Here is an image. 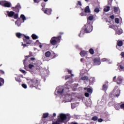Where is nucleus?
Masks as SVG:
<instances>
[{"mask_svg": "<svg viewBox=\"0 0 124 124\" xmlns=\"http://www.w3.org/2000/svg\"><path fill=\"white\" fill-rule=\"evenodd\" d=\"M13 9L14 11L19 13V12L20 11V9H21V5L18 4L16 6V7H13Z\"/></svg>", "mask_w": 124, "mask_h": 124, "instance_id": "nucleus-10", "label": "nucleus"}, {"mask_svg": "<svg viewBox=\"0 0 124 124\" xmlns=\"http://www.w3.org/2000/svg\"><path fill=\"white\" fill-rule=\"evenodd\" d=\"M107 89H108V84H105L103 85V90L104 91H107Z\"/></svg>", "mask_w": 124, "mask_h": 124, "instance_id": "nucleus-19", "label": "nucleus"}, {"mask_svg": "<svg viewBox=\"0 0 124 124\" xmlns=\"http://www.w3.org/2000/svg\"><path fill=\"white\" fill-rule=\"evenodd\" d=\"M22 87H23V88H24V89H27V84H22Z\"/></svg>", "mask_w": 124, "mask_h": 124, "instance_id": "nucleus-44", "label": "nucleus"}, {"mask_svg": "<svg viewBox=\"0 0 124 124\" xmlns=\"http://www.w3.org/2000/svg\"><path fill=\"white\" fill-rule=\"evenodd\" d=\"M98 122L99 123H102V122H103V119L100 118V119H98Z\"/></svg>", "mask_w": 124, "mask_h": 124, "instance_id": "nucleus-49", "label": "nucleus"}, {"mask_svg": "<svg viewBox=\"0 0 124 124\" xmlns=\"http://www.w3.org/2000/svg\"><path fill=\"white\" fill-rule=\"evenodd\" d=\"M77 5H79L80 6H82V3H81V1H78Z\"/></svg>", "mask_w": 124, "mask_h": 124, "instance_id": "nucleus-48", "label": "nucleus"}, {"mask_svg": "<svg viewBox=\"0 0 124 124\" xmlns=\"http://www.w3.org/2000/svg\"><path fill=\"white\" fill-rule=\"evenodd\" d=\"M110 10V7L109 6H107L104 9V12H108Z\"/></svg>", "mask_w": 124, "mask_h": 124, "instance_id": "nucleus-24", "label": "nucleus"}, {"mask_svg": "<svg viewBox=\"0 0 124 124\" xmlns=\"http://www.w3.org/2000/svg\"><path fill=\"white\" fill-rule=\"evenodd\" d=\"M57 57V54L54 53V56L53 58L52 59H55V58H56Z\"/></svg>", "mask_w": 124, "mask_h": 124, "instance_id": "nucleus-62", "label": "nucleus"}, {"mask_svg": "<svg viewBox=\"0 0 124 124\" xmlns=\"http://www.w3.org/2000/svg\"><path fill=\"white\" fill-rule=\"evenodd\" d=\"M109 28H110L111 29H114V28H116V26H115L114 25H111L109 26Z\"/></svg>", "mask_w": 124, "mask_h": 124, "instance_id": "nucleus-56", "label": "nucleus"}, {"mask_svg": "<svg viewBox=\"0 0 124 124\" xmlns=\"http://www.w3.org/2000/svg\"><path fill=\"white\" fill-rule=\"evenodd\" d=\"M88 53H89V51H86L85 50H82L79 53V54H80L81 57H85V56H87V54H88Z\"/></svg>", "mask_w": 124, "mask_h": 124, "instance_id": "nucleus-13", "label": "nucleus"}, {"mask_svg": "<svg viewBox=\"0 0 124 124\" xmlns=\"http://www.w3.org/2000/svg\"><path fill=\"white\" fill-rule=\"evenodd\" d=\"M6 13L8 15V17H13V16H14V15H15V12H14V11H7L6 12Z\"/></svg>", "mask_w": 124, "mask_h": 124, "instance_id": "nucleus-11", "label": "nucleus"}, {"mask_svg": "<svg viewBox=\"0 0 124 124\" xmlns=\"http://www.w3.org/2000/svg\"><path fill=\"white\" fill-rule=\"evenodd\" d=\"M93 27L91 23H90V21H87V24H85L82 28V30L84 31V32L85 33H89L90 32H92L93 31Z\"/></svg>", "mask_w": 124, "mask_h": 124, "instance_id": "nucleus-4", "label": "nucleus"}, {"mask_svg": "<svg viewBox=\"0 0 124 124\" xmlns=\"http://www.w3.org/2000/svg\"><path fill=\"white\" fill-rule=\"evenodd\" d=\"M66 120H67L66 115L63 113H61L59 116H58L57 120L52 123V124H60V123H65Z\"/></svg>", "mask_w": 124, "mask_h": 124, "instance_id": "nucleus-3", "label": "nucleus"}, {"mask_svg": "<svg viewBox=\"0 0 124 124\" xmlns=\"http://www.w3.org/2000/svg\"><path fill=\"white\" fill-rule=\"evenodd\" d=\"M45 5H46V4H45V3L43 2L41 4V6L42 7H44L45 6Z\"/></svg>", "mask_w": 124, "mask_h": 124, "instance_id": "nucleus-55", "label": "nucleus"}, {"mask_svg": "<svg viewBox=\"0 0 124 124\" xmlns=\"http://www.w3.org/2000/svg\"><path fill=\"white\" fill-rule=\"evenodd\" d=\"M20 71H21V72H22V73H26V71L24 70H20Z\"/></svg>", "mask_w": 124, "mask_h": 124, "instance_id": "nucleus-57", "label": "nucleus"}, {"mask_svg": "<svg viewBox=\"0 0 124 124\" xmlns=\"http://www.w3.org/2000/svg\"><path fill=\"white\" fill-rule=\"evenodd\" d=\"M113 93L114 94V96L119 97V96H120V93H121V91L119 89H114L113 91Z\"/></svg>", "mask_w": 124, "mask_h": 124, "instance_id": "nucleus-7", "label": "nucleus"}, {"mask_svg": "<svg viewBox=\"0 0 124 124\" xmlns=\"http://www.w3.org/2000/svg\"><path fill=\"white\" fill-rule=\"evenodd\" d=\"M31 60L32 61H35V58L32 57L31 58Z\"/></svg>", "mask_w": 124, "mask_h": 124, "instance_id": "nucleus-60", "label": "nucleus"}, {"mask_svg": "<svg viewBox=\"0 0 124 124\" xmlns=\"http://www.w3.org/2000/svg\"><path fill=\"white\" fill-rule=\"evenodd\" d=\"M94 12H96V13H98V12H99V8H96L94 10Z\"/></svg>", "mask_w": 124, "mask_h": 124, "instance_id": "nucleus-43", "label": "nucleus"}, {"mask_svg": "<svg viewBox=\"0 0 124 124\" xmlns=\"http://www.w3.org/2000/svg\"><path fill=\"white\" fill-rule=\"evenodd\" d=\"M89 53L91 55H93L94 54V50H93V48H90L89 49Z\"/></svg>", "mask_w": 124, "mask_h": 124, "instance_id": "nucleus-27", "label": "nucleus"}, {"mask_svg": "<svg viewBox=\"0 0 124 124\" xmlns=\"http://www.w3.org/2000/svg\"><path fill=\"white\" fill-rule=\"evenodd\" d=\"M84 34V33H83V31H80V33L79 34V35H78V36H79V37H81V34Z\"/></svg>", "mask_w": 124, "mask_h": 124, "instance_id": "nucleus-54", "label": "nucleus"}, {"mask_svg": "<svg viewBox=\"0 0 124 124\" xmlns=\"http://www.w3.org/2000/svg\"><path fill=\"white\" fill-rule=\"evenodd\" d=\"M0 5H2V6H4V7H7L8 8H9L11 7L12 4L10 2L6 0H2L0 1Z\"/></svg>", "mask_w": 124, "mask_h": 124, "instance_id": "nucleus-5", "label": "nucleus"}, {"mask_svg": "<svg viewBox=\"0 0 124 124\" xmlns=\"http://www.w3.org/2000/svg\"><path fill=\"white\" fill-rule=\"evenodd\" d=\"M94 65H99L101 63L100 58H95L93 59Z\"/></svg>", "mask_w": 124, "mask_h": 124, "instance_id": "nucleus-9", "label": "nucleus"}, {"mask_svg": "<svg viewBox=\"0 0 124 124\" xmlns=\"http://www.w3.org/2000/svg\"><path fill=\"white\" fill-rule=\"evenodd\" d=\"M31 37L32 39H33L34 40H35V39H38V36L36 35L35 34H32L31 35Z\"/></svg>", "mask_w": 124, "mask_h": 124, "instance_id": "nucleus-22", "label": "nucleus"}, {"mask_svg": "<svg viewBox=\"0 0 124 124\" xmlns=\"http://www.w3.org/2000/svg\"><path fill=\"white\" fill-rule=\"evenodd\" d=\"M90 93H89L88 92H86L84 94V95L86 96V97H89L90 96Z\"/></svg>", "mask_w": 124, "mask_h": 124, "instance_id": "nucleus-41", "label": "nucleus"}, {"mask_svg": "<svg viewBox=\"0 0 124 124\" xmlns=\"http://www.w3.org/2000/svg\"><path fill=\"white\" fill-rule=\"evenodd\" d=\"M121 55L122 56V57L123 58H124V52H122V53H121Z\"/></svg>", "mask_w": 124, "mask_h": 124, "instance_id": "nucleus-59", "label": "nucleus"}, {"mask_svg": "<svg viewBox=\"0 0 124 124\" xmlns=\"http://www.w3.org/2000/svg\"><path fill=\"white\" fill-rule=\"evenodd\" d=\"M120 10V8L117 7H113V11L115 12H118Z\"/></svg>", "mask_w": 124, "mask_h": 124, "instance_id": "nucleus-26", "label": "nucleus"}, {"mask_svg": "<svg viewBox=\"0 0 124 124\" xmlns=\"http://www.w3.org/2000/svg\"><path fill=\"white\" fill-rule=\"evenodd\" d=\"M23 41L26 43V44H31V42H32V40H27L26 39H24Z\"/></svg>", "mask_w": 124, "mask_h": 124, "instance_id": "nucleus-18", "label": "nucleus"}, {"mask_svg": "<svg viewBox=\"0 0 124 124\" xmlns=\"http://www.w3.org/2000/svg\"><path fill=\"white\" fill-rule=\"evenodd\" d=\"M88 20H89V21H93V16H89L88 17Z\"/></svg>", "mask_w": 124, "mask_h": 124, "instance_id": "nucleus-34", "label": "nucleus"}, {"mask_svg": "<svg viewBox=\"0 0 124 124\" xmlns=\"http://www.w3.org/2000/svg\"><path fill=\"white\" fill-rule=\"evenodd\" d=\"M48 116H49L48 113L47 112V113H44L43 115V118H48Z\"/></svg>", "mask_w": 124, "mask_h": 124, "instance_id": "nucleus-28", "label": "nucleus"}, {"mask_svg": "<svg viewBox=\"0 0 124 124\" xmlns=\"http://www.w3.org/2000/svg\"><path fill=\"white\" fill-rule=\"evenodd\" d=\"M123 41H117V46H119V47H122L123 46Z\"/></svg>", "mask_w": 124, "mask_h": 124, "instance_id": "nucleus-21", "label": "nucleus"}, {"mask_svg": "<svg viewBox=\"0 0 124 124\" xmlns=\"http://www.w3.org/2000/svg\"><path fill=\"white\" fill-rule=\"evenodd\" d=\"M63 32H59V36L56 37L54 36L51 38L50 40V43L51 45L54 46V45H57V43H60L61 42V39H62V35L63 34Z\"/></svg>", "mask_w": 124, "mask_h": 124, "instance_id": "nucleus-2", "label": "nucleus"}, {"mask_svg": "<svg viewBox=\"0 0 124 124\" xmlns=\"http://www.w3.org/2000/svg\"><path fill=\"white\" fill-rule=\"evenodd\" d=\"M23 34H22L21 33L17 32L16 33V36L18 37V38H21V36H22Z\"/></svg>", "mask_w": 124, "mask_h": 124, "instance_id": "nucleus-29", "label": "nucleus"}, {"mask_svg": "<svg viewBox=\"0 0 124 124\" xmlns=\"http://www.w3.org/2000/svg\"><path fill=\"white\" fill-rule=\"evenodd\" d=\"M28 67L30 69H32V68L33 67H34V65L33 64H30L29 65H28Z\"/></svg>", "mask_w": 124, "mask_h": 124, "instance_id": "nucleus-32", "label": "nucleus"}, {"mask_svg": "<svg viewBox=\"0 0 124 124\" xmlns=\"http://www.w3.org/2000/svg\"><path fill=\"white\" fill-rule=\"evenodd\" d=\"M84 12L85 13H91V10L90 9V6H87L84 9Z\"/></svg>", "mask_w": 124, "mask_h": 124, "instance_id": "nucleus-15", "label": "nucleus"}, {"mask_svg": "<svg viewBox=\"0 0 124 124\" xmlns=\"http://www.w3.org/2000/svg\"><path fill=\"white\" fill-rule=\"evenodd\" d=\"M120 20L118 18H115V22L116 24H119L120 23L119 22Z\"/></svg>", "mask_w": 124, "mask_h": 124, "instance_id": "nucleus-38", "label": "nucleus"}, {"mask_svg": "<svg viewBox=\"0 0 124 124\" xmlns=\"http://www.w3.org/2000/svg\"><path fill=\"white\" fill-rule=\"evenodd\" d=\"M34 2H35V3H38L39 2V1H40V0H33Z\"/></svg>", "mask_w": 124, "mask_h": 124, "instance_id": "nucleus-51", "label": "nucleus"}, {"mask_svg": "<svg viewBox=\"0 0 124 124\" xmlns=\"http://www.w3.org/2000/svg\"><path fill=\"white\" fill-rule=\"evenodd\" d=\"M42 121L44 124H45V123H46V118H45L42 117Z\"/></svg>", "mask_w": 124, "mask_h": 124, "instance_id": "nucleus-42", "label": "nucleus"}, {"mask_svg": "<svg viewBox=\"0 0 124 124\" xmlns=\"http://www.w3.org/2000/svg\"><path fill=\"white\" fill-rule=\"evenodd\" d=\"M45 8H44V7H43L42 8V11H43L44 12V11H45Z\"/></svg>", "mask_w": 124, "mask_h": 124, "instance_id": "nucleus-64", "label": "nucleus"}, {"mask_svg": "<svg viewBox=\"0 0 124 124\" xmlns=\"http://www.w3.org/2000/svg\"><path fill=\"white\" fill-rule=\"evenodd\" d=\"M112 1H113V0H108V5H111V4H112Z\"/></svg>", "mask_w": 124, "mask_h": 124, "instance_id": "nucleus-45", "label": "nucleus"}, {"mask_svg": "<svg viewBox=\"0 0 124 124\" xmlns=\"http://www.w3.org/2000/svg\"><path fill=\"white\" fill-rule=\"evenodd\" d=\"M68 72L69 74H71V73H72V71L70 70H68Z\"/></svg>", "mask_w": 124, "mask_h": 124, "instance_id": "nucleus-58", "label": "nucleus"}, {"mask_svg": "<svg viewBox=\"0 0 124 124\" xmlns=\"http://www.w3.org/2000/svg\"><path fill=\"white\" fill-rule=\"evenodd\" d=\"M19 17L18 15L17 14H16L14 15V19H18V17Z\"/></svg>", "mask_w": 124, "mask_h": 124, "instance_id": "nucleus-40", "label": "nucleus"}, {"mask_svg": "<svg viewBox=\"0 0 124 124\" xmlns=\"http://www.w3.org/2000/svg\"><path fill=\"white\" fill-rule=\"evenodd\" d=\"M116 82L118 85H120V84H122V83H123V79L121 77H119L117 78Z\"/></svg>", "mask_w": 124, "mask_h": 124, "instance_id": "nucleus-14", "label": "nucleus"}, {"mask_svg": "<svg viewBox=\"0 0 124 124\" xmlns=\"http://www.w3.org/2000/svg\"><path fill=\"white\" fill-rule=\"evenodd\" d=\"M31 54H29L28 56H25V59L23 61V64H24V65H25V63H26L25 62H26V61H27V60H28V58H31Z\"/></svg>", "mask_w": 124, "mask_h": 124, "instance_id": "nucleus-20", "label": "nucleus"}, {"mask_svg": "<svg viewBox=\"0 0 124 124\" xmlns=\"http://www.w3.org/2000/svg\"><path fill=\"white\" fill-rule=\"evenodd\" d=\"M116 110H120L121 109V105L120 104H116L114 105Z\"/></svg>", "mask_w": 124, "mask_h": 124, "instance_id": "nucleus-17", "label": "nucleus"}, {"mask_svg": "<svg viewBox=\"0 0 124 124\" xmlns=\"http://www.w3.org/2000/svg\"><path fill=\"white\" fill-rule=\"evenodd\" d=\"M70 78V76L67 75L65 76V80H67Z\"/></svg>", "mask_w": 124, "mask_h": 124, "instance_id": "nucleus-46", "label": "nucleus"}, {"mask_svg": "<svg viewBox=\"0 0 124 124\" xmlns=\"http://www.w3.org/2000/svg\"><path fill=\"white\" fill-rule=\"evenodd\" d=\"M40 83V80L36 78L29 79L28 82V84L30 88H37Z\"/></svg>", "mask_w": 124, "mask_h": 124, "instance_id": "nucleus-1", "label": "nucleus"}, {"mask_svg": "<svg viewBox=\"0 0 124 124\" xmlns=\"http://www.w3.org/2000/svg\"><path fill=\"white\" fill-rule=\"evenodd\" d=\"M20 18H22L23 21H25L26 20V16L24 15H21Z\"/></svg>", "mask_w": 124, "mask_h": 124, "instance_id": "nucleus-35", "label": "nucleus"}, {"mask_svg": "<svg viewBox=\"0 0 124 124\" xmlns=\"http://www.w3.org/2000/svg\"><path fill=\"white\" fill-rule=\"evenodd\" d=\"M119 67L120 68V69H121V70H123V69H124V66H123V65H119Z\"/></svg>", "mask_w": 124, "mask_h": 124, "instance_id": "nucleus-52", "label": "nucleus"}, {"mask_svg": "<svg viewBox=\"0 0 124 124\" xmlns=\"http://www.w3.org/2000/svg\"><path fill=\"white\" fill-rule=\"evenodd\" d=\"M24 37L25 38H23V39L24 40V39H27V40H30V36H26L24 35Z\"/></svg>", "mask_w": 124, "mask_h": 124, "instance_id": "nucleus-39", "label": "nucleus"}, {"mask_svg": "<svg viewBox=\"0 0 124 124\" xmlns=\"http://www.w3.org/2000/svg\"><path fill=\"white\" fill-rule=\"evenodd\" d=\"M45 56L46 58H50V57L51 56V52H50L49 51L46 52V53H45Z\"/></svg>", "mask_w": 124, "mask_h": 124, "instance_id": "nucleus-16", "label": "nucleus"}, {"mask_svg": "<svg viewBox=\"0 0 124 124\" xmlns=\"http://www.w3.org/2000/svg\"><path fill=\"white\" fill-rule=\"evenodd\" d=\"M113 29H114L115 31H117L118 30V27H117V26H115V27L113 28Z\"/></svg>", "mask_w": 124, "mask_h": 124, "instance_id": "nucleus-61", "label": "nucleus"}, {"mask_svg": "<svg viewBox=\"0 0 124 124\" xmlns=\"http://www.w3.org/2000/svg\"><path fill=\"white\" fill-rule=\"evenodd\" d=\"M52 12V9L50 8H46L44 11L45 14H47V15H51Z\"/></svg>", "mask_w": 124, "mask_h": 124, "instance_id": "nucleus-12", "label": "nucleus"}, {"mask_svg": "<svg viewBox=\"0 0 124 124\" xmlns=\"http://www.w3.org/2000/svg\"><path fill=\"white\" fill-rule=\"evenodd\" d=\"M79 15L81 16H87V14H86V13H84L83 12H82Z\"/></svg>", "mask_w": 124, "mask_h": 124, "instance_id": "nucleus-36", "label": "nucleus"}, {"mask_svg": "<svg viewBox=\"0 0 124 124\" xmlns=\"http://www.w3.org/2000/svg\"><path fill=\"white\" fill-rule=\"evenodd\" d=\"M22 46H24V47H26V46H27V45L26 44H22Z\"/></svg>", "mask_w": 124, "mask_h": 124, "instance_id": "nucleus-63", "label": "nucleus"}, {"mask_svg": "<svg viewBox=\"0 0 124 124\" xmlns=\"http://www.w3.org/2000/svg\"><path fill=\"white\" fill-rule=\"evenodd\" d=\"M3 84H4V79L1 78H0V87L2 86Z\"/></svg>", "mask_w": 124, "mask_h": 124, "instance_id": "nucleus-23", "label": "nucleus"}, {"mask_svg": "<svg viewBox=\"0 0 124 124\" xmlns=\"http://www.w3.org/2000/svg\"><path fill=\"white\" fill-rule=\"evenodd\" d=\"M15 79H16V82H18V83L22 82L21 78H20V77H16Z\"/></svg>", "mask_w": 124, "mask_h": 124, "instance_id": "nucleus-25", "label": "nucleus"}, {"mask_svg": "<svg viewBox=\"0 0 124 124\" xmlns=\"http://www.w3.org/2000/svg\"><path fill=\"white\" fill-rule=\"evenodd\" d=\"M84 91H86L89 93H93V88L90 86H88L87 87L84 88Z\"/></svg>", "mask_w": 124, "mask_h": 124, "instance_id": "nucleus-8", "label": "nucleus"}, {"mask_svg": "<svg viewBox=\"0 0 124 124\" xmlns=\"http://www.w3.org/2000/svg\"><path fill=\"white\" fill-rule=\"evenodd\" d=\"M90 83H93L94 82V78H91L89 79Z\"/></svg>", "mask_w": 124, "mask_h": 124, "instance_id": "nucleus-33", "label": "nucleus"}, {"mask_svg": "<svg viewBox=\"0 0 124 124\" xmlns=\"http://www.w3.org/2000/svg\"><path fill=\"white\" fill-rule=\"evenodd\" d=\"M109 18L112 20H114V19H115V16H114V15H112L109 16Z\"/></svg>", "mask_w": 124, "mask_h": 124, "instance_id": "nucleus-47", "label": "nucleus"}, {"mask_svg": "<svg viewBox=\"0 0 124 124\" xmlns=\"http://www.w3.org/2000/svg\"><path fill=\"white\" fill-rule=\"evenodd\" d=\"M107 61V59L106 58H103L101 59V62H106Z\"/></svg>", "mask_w": 124, "mask_h": 124, "instance_id": "nucleus-53", "label": "nucleus"}, {"mask_svg": "<svg viewBox=\"0 0 124 124\" xmlns=\"http://www.w3.org/2000/svg\"><path fill=\"white\" fill-rule=\"evenodd\" d=\"M98 120V117L97 116H93L92 118V121H97Z\"/></svg>", "mask_w": 124, "mask_h": 124, "instance_id": "nucleus-30", "label": "nucleus"}, {"mask_svg": "<svg viewBox=\"0 0 124 124\" xmlns=\"http://www.w3.org/2000/svg\"><path fill=\"white\" fill-rule=\"evenodd\" d=\"M117 33L118 34H122L123 33V30H119L117 31Z\"/></svg>", "mask_w": 124, "mask_h": 124, "instance_id": "nucleus-37", "label": "nucleus"}, {"mask_svg": "<svg viewBox=\"0 0 124 124\" xmlns=\"http://www.w3.org/2000/svg\"><path fill=\"white\" fill-rule=\"evenodd\" d=\"M89 78L87 76H84L81 77V80H83L84 81H85V80H88Z\"/></svg>", "mask_w": 124, "mask_h": 124, "instance_id": "nucleus-31", "label": "nucleus"}, {"mask_svg": "<svg viewBox=\"0 0 124 124\" xmlns=\"http://www.w3.org/2000/svg\"><path fill=\"white\" fill-rule=\"evenodd\" d=\"M69 92V88H63L62 87V88H59L58 91H57V93L58 94H62V93H67Z\"/></svg>", "mask_w": 124, "mask_h": 124, "instance_id": "nucleus-6", "label": "nucleus"}, {"mask_svg": "<svg viewBox=\"0 0 124 124\" xmlns=\"http://www.w3.org/2000/svg\"><path fill=\"white\" fill-rule=\"evenodd\" d=\"M120 108H121V109H124V104L120 105Z\"/></svg>", "mask_w": 124, "mask_h": 124, "instance_id": "nucleus-50", "label": "nucleus"}]
</instances>
